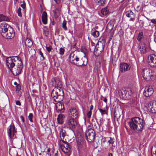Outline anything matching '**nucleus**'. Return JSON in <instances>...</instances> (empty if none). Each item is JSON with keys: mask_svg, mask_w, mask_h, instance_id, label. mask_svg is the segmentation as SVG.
<instances>
[{"mask_svg": "<svg viewBox=\"0 0 156 156\" xmlns=\"http://www.w3.org/2000/svg\"><path fill=\"white\" fill-rule=\"evenodd\" d=\"M10 26L5 23H2L0 25V33L3 37Z\"/></svg>", "mask_w": 156, "mask_h": 156, "instance_id": "12", "label": "nucleus"}, {"mask_svg": "<svg viewBox=\"0 0 156 156\" xmlns=\"http://www.w3.org/2000/svg\"><path fill=\"white\" fill-rule=\"evenodd\" d=\"M44 29H43V34L46 37H48L49 35L48 29L44 27Z\"/></svg>", "mask_w": 156, "mask_h": 156, "instance_id": "33", "label": "nucleus"}, {"mask_svg": "<svg viewBox=\"0 0 156 156\" xmlns=\"http://www.w3.org/2000/svg\"><path fill=\"white\" fill-rule=\"evenodd\" d=\"M59 92H60V94H59V96H60L59 99L61 101H62L64 99V93L63 90L62 89L60 88L59 89Z\"/></svg>", "mask_w": 156, "mask_h": 156, "instance_id": "32", "label": "nucleus"}, {"mask_svg": "<svg viewBox=\"0 0 156 156\" xmlns=\"http://www.w3.org/2000/svg\"><path fill=\"white\" fill-rule=\"evenodd\" d=\"M130 18H131L129 20V21H133L135 19V17H130Z\"/></svg>", "mask_w": 156, "mask_h": 156, "instance_id": "58", "label": "nucleus"}, {"mask_svg": "<svg viewBox=\"0 0 156 156\" xmlns=\"http://www.w3.org/2000/svg\"><path fill=\"white\" fill-rule=\"evenodd\" d=\"M125 72L128 71L130 69V67L129 66V65L126 63H125Z\"/></svg>", "mask_w": 156, "mask_h": 156, "instance_id": "35", "label": "nucleus"}, {"mask_svg": "<svg viewBox=\"0 0 156 156\" xmlns=\"http://www.w3.org/2000/svg\"><path fill=\"white\" fill-rule=\"evenodd\" d=\"M125 63H121L120 64V71L121 73H123L125 72Z\"/></svg>", "mask_w": 156, "mask_h": 156, "instance_id": "28", "label": "nucleus"}, {"mask_svg": "<svg viewBox=\"0 0 156 156\" xmlns=\"http://www.w3.org/2000/svg\"><path fill=\"white\" fill-rule=\"evenodd\" d=\"M151 70L147 69H143L142 72V74L143 78L144 79H147V77H149L150 79L153 80L154 79H152L151 77L153 76H152V74H150V73Z\"/></svg>", "mask_w": 156, "mask_h": 156, "instance_id": "13", "label": "nucleus"}, {"mask_svg": "<svg viewBox=\"0 0 156 156\" xmlns=\"http://www.w3.org/2000/svg\"><path fill=\"white\" fill-rule=\"evenodd\" d=\"M151 22L154 24H156V21L154 19H151Z\"/></svg>", "mask_w": 156, "mask_h": 156, "instance_id": "53", "label": "nucleus"}, {"mask_svg": "<svg viewBox=\"0 0 156 156\" xmlns=\"http://www.w3.org/2000/svg\"><path fill=\"white\" fill-rule=\"evenodd\" d=\"M33 117V114L32 113H30L28 117V119H29V120H30V122H33V119H32Z\"/></svg>", "mask_w": 156, "mask_h": 156, "instance_id": "38", "label": "nucleus"}, {"mask_svg": "<svg viewBox=\"0 0 156 156\" xmlns=\"http://www.w3.org/2000/svg\"><path fill=\"white\" fill-rule=\"evenodd\" d=\"M21 9L19 7V8L18 9L17 11V12L18 14V15L20 17H21L22 16V14L21 12Z\"/></svg>", "mask_w": 156, "mask_h": 156, "instance_id": "36", "label": "nucleus"}, {"mask_svg": "<svg viewBox=\"0 0 156 156\" xmlns=\"http://www.w3.org/2000/svg\"><path fill=\"white\" fill-rule=\"evenodd\" d=\"M122 94H125L126 96H127V95L131 96L133 93V90L130 88H127L126 90H124L123 91H122Z\"/></svg>", "mask_w": 156, "mask_h": 156, "instance_id": "20", "label": "nucleus"}, {"mask_svg": "<svg viewBox=\"0 0 156 156\" xmlns=\"http://www.w3.org/2000/svg\"><path fill=\"white\" fill-rule=\"evenodd\" d=\"M20 118L21 120V121L23 122H24L25 121L24 119L23 116L21 115L20 116Z\"/></svg>", "mask_w": 156, "mask_h": 156, "instance_id": "51", "label": "nucleus"}, {"mask_svg": "<svg viewBox=\"0 0 156 156\" xmlns=\"http://www.w3.org/2000/svg\"><path fill=\"white\" fill-rule=\"evenodd\" d=\"M103 101L106 103H107V99L106 98H104V100Z\"/></svg>", "mask_w": 156, "mask_h": 156, "instance_id": "57", "label": "nucleus"}, {"mask_svg": "<svg viewBox=\"0 0 156 156\" xmlns=\"http://www.w3.org/2000/svg\"><path fill=\"white\" fill-rule=\"evenodd\" d=\"M105 42V41L104 40L102 39L101 41V38L99 39L98 45H96V48H95L94 52L96 56H98L103 51Z\"/></svg>", "mask_w": 156, "mask_h": 156, "instance_id": "3", "label": "nucleus"}, {"mask_svg": "<svg viewBox=\"0 0 156 156\" xmlns=\"http://www.w3.org/2000/svg\"><path fill=\"white\" fill-rule=\"evenodd\" d=\"M125 14L128 17H135V14L131 10L126 11Z\"/></svg>", "mask_w": 156, "mask_h": 156, "instance_id": "22", "label": "nucleus"}, {"mask_svg": "<svg viewBox=\"0 0 156 156\" xmlns=\"http://www.w3.org/2000/svg\"><path fill=\"white\" fill-rule=\"evenodd\" d=\"M143 37V34L142 32H140L138 35L137 39L139 41H141Z\"/></svg>", "mask_w": 156, "mask_h": 156, "instance_id": "34", "label": "nucleus"}, {"mask_svg": "<svg viewBox=\"0 0 156 156\" xmlns=\"http://www.w3.org/2000/svg\"><path fill=\"white\" fill-rule=\"evenodd\" d=\"M54 156H58V151H57V153H55Z\"/></svg>", "mask_w": 156, "mask_h": 156, "instance_id": "64", "label": "nucleus"}, {"mask_svg": "<svg viewBox=\"0 0 156 156\" xmlns=\"http://www.w3.org/2000/svg\"><path fill=\"white\" fill-rule=\"evenodd\" d=\"M46 49L48 51L50 52L51 51L52 48L50 46L48 47H46Z\"/></svg>", "mask_w": 156, "mask_h": 156, "instance_id": "47", "label": "nucleus"}, {"mask_svg": "<svg viewBox=\"0 0 156 156\" xmlns=\"http://www.w3.org/2000/svg\"><path fill=\"white\" fill-rule=\"evenodd\" d=\"M60 148L64 153H68L71 149L70 146L64 140H60L59 142Z\"/></svg>", "mask_w": 156, "mask_h": 156, "instance_id": "7", "label": "nucleus"}, {"mask_svg": "<svg viewBox=\"0 0 156 156\" xmlns=\"http://www.w3.org/2000/svg\"><path fill=\"white\" fill-rule=\"evenodd\" d=\"M91 35L94 37H98L99 35V33L98 31L96 30H92Z\"/></svg>", "mask_w": 156, "mask_h": 156, "instance_id": "29", "label": "nucleus"}, {"mask_svg": "<svg viewBox=\"0 0 156 156\" xmlns=\"http://www.w3.org/2000/svg\"><path fill=\"white\" fill-rule=\"evenodd\" d=\"M51 149L50 148H48L47 150V152H49L50 151Z\"/></svg>", "mask_w": 156, "mask_h": 156, "instance_id": "63", "label": "nucleus"}, {"mask_svg": "<svg viewBox=\"0 0 156 156\" xmlns=\"http://www.w3.org/2000/svg\"><path fill=\"white\" fill-rule=\"evenodd\" d=\"M108 156H113L112 153H108Z\"/></svg>", "mask_w": 156, "mask_h": 156, "instance_id": "61", "label": "nucleus"}, {"mask_svg": "<svg viewBox=\"0 0 156 156\" xmlns=\"http://www.w3.org/2000/svg\"><path fill=\"white\" fill-rule=\"evenodd\" d=\"M53 100L55 102H54V103L55 105V107L56 109L57 112H58V110L57 109L58 108V106L57 105V104H58V101H56L55 100V99H54Z\"/></svg>", "mask_w": 156, "mask_h": 156, "instance_id": "43", "label": "nucleus"}, {"mask_svg": "<svg viewBox=\"0 0 156 156\" xmlns=\"http://www.w3.org/2000/svg\"><path fill=\"white\" fill-rule=\"evenodd\" d=\"M93 108V106L92 105H91V106H90V111H91V110H92Z\"/></svg>", "mask_w": 156, "mask_h": 156, "instance_id": "59", "label": "nucleus"}, {"mask_svg": "<svg viewBox=\"0 0 156 156\" xmlns=\"http://www.w3.org/2000/svg\"><path fill=\"white\" fill-rule=\"evenodd\" d=\"M88 59L85 55H84L81 59L78 58V60L76 61L75 64L78 66H85L87 64Z\"/></svg>", "mask_w": 156, "mask_h": 156, "instance_id": "10", "label": "nucleus"}, {"mask_svg": "<svg viewBox=\"0 0 156 156\" xmlns=\"http://www.w3.org/2000/svg\"><path fill=\"white\" fill-rule=\"evenodd\" d=\"M104 0H101L99 2L101 5H103L104 4Z\"/></svg>", "mask_w": 156, "mask_h": 156, "instance_id": "52", "label": "nucleus"}, {"mask_svg": "<svg viewBox=\"0 0 156 156\" xmlns=\"http://www.w3.org/2000/svg\"><path fill=\"white\" fill-rule=\"evenodd\" d=\"M16 132V129L14 124L12 122L7 130L8 135L11 139L15 138L16 137L15 134Z\"/></svg>", "mask_w": 156, "mask_h": 156, "instance_id": "6", "label": "nucleus"}, {"mask_svg": "<svg viewBox=\"0 0 156 156\" xmlns=\"http://www.w3.org/2000/svg\"><path fill=\"white\" fill-rule=\"evenodd\" d=\"M65 116L62 114H59V124H62L65 120Z\"/></svg>", "mask_w": 156, "mask_h": 156, "instance_id": "25", "label": "nucleus"}, {"mask_svg": "<svg viewBox=\"0 0 156 156\" xmlns=\"http://www.w3.org/2000/svg\"><path fill=\"white\" fill-rule=\"evenodd\" d=\"M151 154L152 156H156V144L152 147Z\"/></svg>", "mask_w": 156, "mask_h": 156, "instance_id": "31", "label": "nucleus"}, {"mask_svg": "<svg viewBox=\"0 0 156 156\" xmlns=\"http://www.w3.org/2000/svg\"><path fill=\"white\" fill-rule=\"evenodd\" d=\"M23 67V65L21 58L16 64L14 68L11 71L13 75L15 76L19 75L21 74Z\"/></svg>", "mask_w": 156, "mask_h": 156, "instance_id": "4", "label": "nucleus"}, {"mask_svg": "<svg viewBox=\"0 0 156 156\" xmlns=\"http://www.w3.org/2000/svg\"><path fill=\"white\" fill-rule=\"evenodd\" d=\"M128 124L131 130L138 131H142L144 126L143 120L137 117L132 118Z\"/></svg>", "mask_w": 156, "mask_h": 156, "instance_id": "1", "label": "nucleus"}, {"mask_svg": "<svg viewBox=\"0 0 156 156\" xmlns=\"http://www.w3.org/2000/svg\"><path fill=\"white\" fill-rule=\"evenodd\" d=\"M101 13L103 16H106L108 12V9L107 7H106L101 11Z\"/></svg>", "mask_w": 156, "mask_h": 156, "instance_id": "27", "label": "nucleus"}, {"mask_svg": "<svg viewBox=\"0 0 156 156\" xmlns=\"http://www.w3.org/2000/svg\"><path fill=\"white\" fill-rule=\"evenodd\" d=\"M16 91H19L21 89V86L20 84H18L16 86Z\"/></svg>", "mask_w": 156, "mask_h": 156, "instance_id": "40", "label": "nucleus"}, {"mask_svg": "<svg viewBox=\"0 0 156 156\" xmlns=\"http://www.w3.org/2000/svg\"><path fill=\"white\" fill-rule=\"evenodd\" d=\"M147 108L148 111L152 113H156V101H151L147 105Z\"/></svg>", "mask_w": 156, "mask_h": 156, "instance_id": "11", "label": "nucleus"}, {"mask_svg": "<svg viewBox=\"0 0 156 156\" xmlns=\"http://www.w3.org/2000/svg\"><path fill=\"white\" fill-rule=\"evenodd\" d=\"M91 46L90 47V50H93V49H95V48H96L95 47V44L94 43H92L91 42Z\"/></svg>", "mask_w": 156, "mask_h": 156, "instance_id": "45", "label": "nucleus"}, {"mask_svg": "<svg viewBox=\"0 0 156 156\" xmlns=\"http://www.w3.org/2000/svg\"><path fill=\"white\" fill-rule=\"evenodd\" d=\"M15 34V33L13 29L10 26L3 37L5 38L11 39L14 37Z\"/></svg>", "mask_w": 156, "mask_h": 156, "instance_id": "9", "label": "nucleus"}, {"mask_svg": "<svg viewBox=\"0 0 156 156\" xmlns=\"http://www.w3.org/2000/svg\"><path fill=\"white\" fill-rule=\"evenodd\" d=\"M66 23L65 21H63L62 23V27L65 30H67V28L66 26Z\"/></svg>", "mask_w": 156, "mask_h": 156, "instance_id": "37", "label": "nucleus"}, {"mask_svg": "<svg viewBox=\"0 0 156 156\" xmlns=\"http://www.w3.org/2000/svg\"><path fill=\"white\" fill-rule=\"evenodd\" d=\"M41 19L42 22L44 24H46L47 23V15L46 12L44 11L42 14Z\"/></svg>", "mask_w": 156, "mask_h": 156, "instance_id": "21", "label": "nucleus"}, {"mask_svg": "<svg viewBox=\"0 0 156 156\" xmlns=\"http://www.w3.org/2000/svg\"><path fill=\"white\" fill-rule=\"evenodd\" d=\"M20 58L18 56H10L6 58V66L10 71L12 70Z\"/></svg>", "mask_w": 156, "mask_h": 156, "instance_id": "2", "label": "nucleus"}, {"mask_svg": "<svg viewBox=\"0 0 156 156\" xmlns=\"http://www.w3.org/2000/svg\"><path fill=\"white\" fill-rule=\"evenodd\" d=\"M153 92V89L151 87H147L145 88L143 94L145 96L148 97L151 96Z\"/></svg>", "mask_w": 156, "mask_h": 156, "instance_id": "14", "label": "nucleus"}, {"mask_svg": "<svg viewBox=\"0 0 156 156\" xmlns=\"http://www.w3.org/2000/svg\"><path fill=\"white\" fill-rule=\"evenodd\" d=\"M66 133L65 130L64 129H61L60 130V136L62 140L64 139V137L66 136Z\"/></svg>", "mask_w": 156, "mask_h": 156, "instance_id": "26", "label": "nucleus"}, {"mask_svg": "<svg viewBox=\"0 0 156 156\" xmlns=\"http://www.w3.org/2000/svg\"><path fill=\"white\" fill-rule=\"evenodd\" d=\"M70 57L69 58L70 61L72 63L75 64L76 61L78 59V56L73 53L70 55Z\"/></svg>", "mask_w": 156, "mask_h": 156, "instance_id": "18", "label": "nucleus"}, {"mask_svg": "<svg viewBox=\"0 0 156 156\" xmlns=\"http://www.w3.org/2000/svg\"><path fill=\"white\" fill-rule=\"evenodd\" d=\"M59 53L61 55H63L64 54V52L65 51L64 49L63 48H61L59 50Z\"/></svg>", "mask_w": 156, "mask_h": 156, "instance_id": "41", "label": "nucleus"}, {"mask_svg": "<svg viewBox=\"0 0 156 156\" xmlns=\"http://www.w3.org/2000/svg\"><path fill=\"white\" fill-rule=\"evenodd\" d=\"M92 113V112L91 111H89L87 114V116L89 118H90L91 116Z\"/></svg>", "mask_w": 156, "mask_h": 156, "instance_id": "46", "label": "nucleus"}, {"mask_svg": "<svg viewBox=\"0 0 156 156\" xmlns=\"http://www.w3.org/2000/svg\"><path fill=\"white\" fill-rule=\"evenodd\" d=\"M16 104L17 105H18L19 106H20L21 105V104L20 101L19 100H17L16 101Z\"/></svg>", "mask_w": 156, "mask_h": 156, "instance_id": "49", "label": "nucleus"}, {"mask_svg": "<svg viewBox=\"0 0 156 156\" xmlns=\"http://www.w3.org/2000/svg\"><path fill=\"white\" fill-rule=\"evenodd\" d=\"M24 44L30 48L33 44V42L30 39L27 38L25 41Z\"/></svg>", "mask_w": 156, "mask_h": 156, "instance_id": "23", "label": "nucleus"}, {"mask_svg": "<svg viewBox=\"0 0 156 156\" xmlns=\"http://www.w3.org/2000/svg\"><path fill=\"white\" fill-rule=\"evenodd\" d=\"M61 112H63L64 111V106L63 103L59 101V111Z\"/></svg>", "mask_w": 156, "mask_h": 156, "instance_id": "30", "label": "nucleus"}, {"mask_svg": "<svg viewBox=\"0 0 156 156\" xmlns=\"http://www.w3.org/2000/svg\"><path fill=\"white\" fill-rule=\"evenodd\" d=\"M71 115L74 118L76 119L79 116V112L75 108H72L70 109Z\"/></svg>", "mask_w": 156, "mask_h": 156, "instance_id": "17", "label": "nucleus"}, {"mask_svg": "<svg viewBox=\"0 0 156 156\" xmlns=\"http://www.w3.org/2000/svg\"><path fill=\"white\" fill-rule=\"evenodd\" d=\"M9 21V18L2 14H0V22L3 21Z\"/></svg>", "mask_w": 156, "mask_h": 156, "instance_id": "24", "label": "nucleus"}, {"mask_svg": "<svg viewBox=\"0 0 156 156\" xmlns=\"http://www.w3.org/2000/svg\"><path fill=\"white\" fill-rule=\"evenodd\" d=\"M110 140L108 141V142L109 144H111L112 145L114 143L113 139L111 137H110Z\"/></svg>", "mask_w": 156, "mask_h": 156, "instance_id": "39", "label": "nucleus"}, {"mask_svg": "<svg viewBox=\"0 0 156 156\" xmlns=\"http://www.w3.org/2000/svg\"><path fill=\"white\" fill-rule=\"evenodd\" d=\"M53 13L54 14V17L53 19V21L52 22V25H55V24L56 23L55 22L56 21H57L58 19V7H56L55 9L54 10H53Z\"/></svg>", "mask_w": 156, "mask_h": 156, "instance_id": "15", "label": "nucleus"}, {"mask_svg": "<svg viewBox=\"0 0 156 156\" xmlns=\"http://www.w3.org/2000/svg\"><path fill=\"white\" fill-rule=\"evenodd\" d=\"M85 135L88 142H92L94 140L96 134L95 131L93 129L90 128L87 130Z\"/></svg>", "mask_w": 156, "mask_h": 156, "instance_id": "5", "label": "nucleus"}, {"mask_svg": "<svg viewBox=\"0 0 156 156\" xmlns=\"http://www.w3.org/2000/svg\"><path fill=\"white\" fill-rule=\"evenodd\" d=\"M148 64L151 67H156V55H151L148 57Z\"/></svg>", "mask_w": 156, "mask_h": 156, "instance_id": "8", "label": "nucleus"}, {"mask_svg": "<svg viewBox=\"0 0 156 156\" xmlns=\"http://www.w3.org/2000/svg\"><path fill=\"white\" fill-rule=\"evenodd\" d=\"M78 149H79L80 148L81 149L83 147L82 145V144H78Z\"/></svg>", "mask_w": 156, "mask_h": 156, "instance_id": "54", "label": "nucleus"}, {"mask_svg": "<svg viewBox=\"0 0 156 156\" xmlns=\"http://www.w3.org/2000/svg\"><path fill=\"white\" fill-rule=\"evenodd\" d=\"M14 84L16 85V86H17L18 84L16 82H15L14 83Z\"/></svg>", "mask_w": 156, "mask_h": 156, "instance_id": "62", "label": "nucleus"}, {"mask_svg": "<svg viewBox=\"0 0 156 156\" xmlns=\"http://www.w3.org/2000/svg\"><path fill=\"white\" fill-rule=\"evenodd\" d=\"M21 6L23 9H24L26 8V5H24L22 4L21 5Z\"/></svg>", "mask_w": 156, "mask_h": 156, "instance_id": "55", "label": "nucleus"}, {"mask_svg": "<svg viewBox=\"0 0 156 156\" xmlns=\"http://www.w3.org/2000/svg\"><path fill=\"white\" fill-rule=\"evenodd\" d=\"M139 50L142 54H144L146 52V45L144 43H141L140 44Z\"/></svg>", "mask_w": 156, "mask_h": 156, "instance_id": "19", "label": "nucleus"}, {"mask_svg": "<svg viewBox=\"0 0 156 156\" xmlns=\"http://www.w3.org/2000/svg\"><path fill=\"white\" fill-rule=\"evenodd\" d=\"M58 95H56V96H54V97H53V98H54V99H55V100H56V99H58Z\"/></svg>", "mask_w": 156, "mask_h": 156, "instance_id": "60", "label": "nucleus"}, {"mask_svg": "<svg viewBox=\"0 0 156 156\" xmlns=\"http://www.w3.org/2000/svg\"><path fill=\"white\" fill-rule=\"evenodd\" d=\"M39 53L40 55H41V56L43 58L42 60H43L45 59V58L43 55V54L42 53L41 51H40L39 52Z\"/></svg>", "mask_w": 156, "mask_h": 156, "instance_id": "48", "label": "nucleus"}, {"mask_svg": "<svg viewBox=\"0 0 156 156\" xmlns=\"http://www.w3.org/2000/svg\"><path fill=\"white\" fill-rule=\"evenodd\" d=\"M99 110L102 115L105 114V110H103L101 108H99Z\"/></svg>", "mask_w": 156, "mask_h": 156, "instance_id": "44", "label": "nucleus"}, {"mask_svg": "<svg viewBox=\"0 0 156 156\" xmlns=\"http://www.w3.org/2000/svg\"><path fill=\"white\" fill-rule=\"evenodd\" d=\"M68 123L69 127L71 128H74L77 125L76 120L74 118L69 119L68 121Z\"/></svg>", "mask_w": 156, "mask_h": 156, "instance_id": "16", "label": "nucleus"}, {"mask_svg": "<svg viewBox=\"0 0 156 156\" xmlns=\"http://www.w3.org/2000/svg\"><path fill=\"white\" fill-rule=\"evenodd\" d=\"M94 126L95 127L96 129L97 130V132H99L101 131L100 130V126L98 125H95Z\"/></svg>", "mask_w": 156, "mask_h": 156, "instance_id": "42", "label": "nucleus"}, {"mask_svg": "<svg viewBox=\"0 0 156 156\" xmlns=\"http://www.w3.org/2000/svg\"><path fill=\"white\" fill-rule=\"evenodd\" d=\"M152 76H153V77H151V78L152 79H153V80H152L151 79H150L151 81H153L155 79H156V77H155V76H154L153 75H152Z\"/></svg>", "mask_w": 156, "mask_h": 156, "instance_id": "56", "label": "nucleus"}, {"mask_svg": "<svg viewBox=\"0 0 156 156\" xmlns=\"http://www.w3.org/2000/svg\"><path fill=\"white\" fill-rule=\"evenodd\" d=\"M154 41L156 43V31L155 32L154 35Z\"/></svg>", "mask_w": 156, "mask_h": 156, "instance_id": "50", "label": "nucleus"}]
</instances>
